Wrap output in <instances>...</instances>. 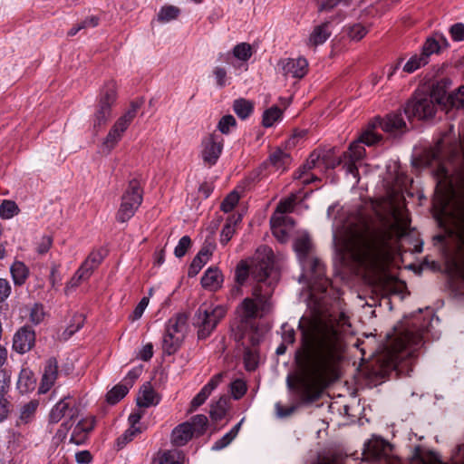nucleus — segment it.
I'll use <instances>...</instances> for the list:
<instances>
[{
  "instance_id": "nucleus-1",
  "label": "nucleus",
  "mask_w": 464,
  "mask_h": 464,
  "mask_svg": "<svg viewBox=\"0 0 464 464\" xmlns=\"http://www.w3.org/2000/svg\"><path fill=\"white\" fill-rule=\"evenodd\" d=\"M294 248L303 269L300 282L307 284L314 304L312 317L303 316L298 324L303 346L296 353V362L305 374L303 377H341L343 335L351 326L349 319L344 313L327 308L325 298L331 282L325 276L324 264L313 255L308 234H299ZM287 377L297 376L288 373Z\"/></svg>"
},
{
  "instance_id": "nucleus-2",
  "label": "nucleus",
  "mask_w": 464,
  "mask_h": 464,
  "mask_svg": "<svg viewBox=\"0 0 464 464\" xmlns=\"http://www.w3.org/2000/svg\"><path fill=\"white\" fill-rule=\"evenodd\" d=\"M250 276L256 283L251 296L237 306L239 322L232 327V336L237 349L243 353V365L247 372H254L259 363V343L265 330L257 319L267 314L272 308V295L279 281V272L274 267L273 251L264 246L257 249L249 263L237 266L235 278L239 285Z\"/></svg>"
},
{
  "instance_id": "nucleus-3",
  "label": "nucleus",
  "mask_w": 464,
  "mask_h": 464,
  "mask_svg": "<svg viewBox=\"0 0 464 464\" xmlns=\"http://www.w3.org/2000/svg\"><path fill=\"white\" fill-rule=\"evenodd\" d=\"M434 323L440 319L428 307L405 318L388 335V342L374 360L373 377H407L413 372L417 357L423 347L424 340L430 336L438 339Z\"/></svg>"
},
{
  "instance_id": "nucleus-4",
  "label": "nucleus",
  "mask_w": 464,
  "mask_h": 464,
  "mask_svg": "<svg viewBox=\"0 0 464 464\" xmlns=\"http://www.w3.org/2000/svg\"><path fill=\"white\" fill-rule=\"evenodd\" d=\"M334 266L337 272L355 266L379 269L386 259L383 242L357 235L354 224L348 220L343 208L337 210L333 225Z\"/></svg>"
},
{
  "instance_id": "nucleus-5",
  "label": "nucleus",
  "mask_w": 464,
  "mask_h": 464,
  "mask_svg": "<svg viewBox=\"0 0 464 464\" xmlns=\"http://www.w3.org/2000/svg\"><path fill=\"white\" fill-rule=\"evenodd\" d=\"M375 124L364 130L357 140L350 144L348 151L343 153V158L335 157L334 149L313 151L304 166V170L295 173V178L300 179L303 184H310L317 179L310 176L306 169H311L319 163L324 164L328 169H334L343 162L346 174L351 175L354 179V184H357L360 179L359 168L366 167L361 163L366 154L364 145L373 146L382 140V135L375 131Z\"/></svg>"
},
{
  "instance_id": "nucleus-6",
  "label": "nucleus",
  "mask_w": 464,
  "mask_h": 464,
  "mask_svg": "<svg viewBox=\"0 0 464 464\" xmlns=\"http://www.w3.org/2000/svg\"><path fill=\"white\" fill-rule=\"evenodd\" d=\"M322 379H286L289 391L290 404L284 405L281 401L275 404V414L277 419L291 417L299 405L313 402L320 398L324 387Z\"/></svg>"
},
{
  "instance_id": "nucleus-7",
  "label": "nucleus",
  "mask_w": 464,
  "mask_h": 464,
  "mask_svg": "<svg viewBox=\"0 0 464 464\" xmlns=\"http://www.w3.org/2000/svg\"><path fill=\"white\" fill-rule=\"evenodd\" d=\"M443 96L435 90L426 92L417 90L406 103L403 112L409 120H429L436 112L437 107L443 103Z\"/></svg>"
},
{
  "instance_id": "nucleus-8",
  "label": "nucleus",
  "mask_w": 464,
  "mask_h": 464,
  "mask_svg": "<svg viewBox=\"0 0 464 464\" xmlns=\"http://www.w3.org/2000/svg\"><path fill=\"white\" fill-rule=\"evenodd\" d=\"M226 313L227 310L222 305L213 304H201L193 319V324L198 329V339L208 338L224 318Z\"/></svg>"
},
{
  "instance_id": "nucleus-9",
  "label": "nucleus",
  "mask_w": 464,
  "mask_h": 464,
  "mask_svg": "<svg viewBox=\"0 0 464 464\" xmlns=\"http://www.w3.org/2000/svg\"><path fill=\"white\" fill-rule=\"evenodd\" d=\"M440 147L438 145L435 151L432 152L433 160L438 163L434 170V176L437 180V188L441 190V212L447 211V207L451 200L456 198L455 185L450 169L440 160Z\"/></svg>"
},
{
  "instance_id": "nucleus-10",
  "label": "nucleus",
  "mask_w": 464,
  "mask_h": 464,
  "mask_svg": "<svg viewBox=\"0 0 464 464\" xmlns=\"http://www.w3.org/2000/svg\"><path fill=\"white\" fill-rule=\"evenodd\" d=\"M143 200V191L138 179L130 180L128 187L121 196V202L118 209L116 219L124 223L136 213Z\"/></svg>"
},
{
  "instance_id": "nucleus-11",
  "label": "nucleus",
  "mask_w": 464,
  "mask_h": 464,
  "mask_svg": "<svg viewBox=\"0 0 464 464\" xmlns=\"http://www.w3.org/2000/svg\"><path fill=\"white\" fill-rule=\"evenodd\" d=\"M116 99V84L114 82H109L101 90L98 104L93 114L92 127L96 132L111 119V108Z\"/></svg>"
},
{
  "instance_id": "nucleus-12",
  "label": "nucleus",
  "mask_w": 464,
  "mask_h": 464,
  "mask_svg": "<svg viewBox=\"0 0 464 464\" xmlns=\"http://www.w3.org/2000/svg\"><path fill=\"white\" fill-rule=\"evenodd\" d=\"M201 158L208 167L217 164L224 147V138L216 132L205 137L201 142Z\"/></svg>"
},
{
  "instance_id": "nucleus-13",
  "label": "nucleus",
  "mask_w": 464,
  "mask_h": 464,
  "mask_svg": "<svg viewBox=\"0 0 464 464\" xmlns=\"http://www.w3.org/2000/svg\"><path fill=\"white\" fill-rule=\"evenodd\" d=\"M291 161L292 159L289 153L280 148H277L272 151L268 159L260 165L256 170V177L257 178L259 176H266V173L264 172L268 170L270 168L274 169L275 170L284 172L287 169L291 164Z\"/></svg>"
},
{
  "instance_id": "nucleus-14",
  "label": "nucleus",
  "mask_w": 464,
  "mask_h": 464,
  "mask_svg": "<svg viewBox=\"0 0 464 464\" xmlns=\"http://www.w3.org/2000/svg\"><path fill=\"white\" fill-rule=\"evenodd\" d=\"M278 69L286 77L303 78L308 70V62L304 57L285 58L279 61Z\"/></svg>"
},
{
  "instance_id": "nucleus-15",
  "label": "nucleus",
  "mask_w": 464,
  "mask_h": 464,
  "mask_svg": "<svg viewBox=\"0 0 464 464\" xmlns=\"http://www.w3.org/2000/svg\"><path fill=\"white\" fill-rule=\"evenodd\" d=\"M35 333L27 325L17 330L13 338V348L18 353L24 354L29 352L34 345Z\"/></svg>"
},
{
  "instance_id": "nucleus-16",
  "label": "nucleus",
  "mask_w": 464,
  "mask_h": 464,
  "mask_svg": "<svg viewBox=\"0 0 464 464\" xmlns=\"http://www.w3.org/2000/svg\"><path fill=\"white\" fill-rule=\"evenodd\" d=\"M449 47L450 44L446 36L442 33L437 32L427 37L421 47V53L430 61V55L439 54Z\"/></svg>"
},
{
  "instance_id": "nucleus-17",
  "label": "nucleus",
  "mask_w": 464,
  "mask_h": 464,
  "mask_svg": "<svg viewBox=\"0 0 464 464\" xmlns=\"http://www.w3.org/2000/svg\"><path fill=\"white\" fill-rule=\"evenodd\" d=\"M295 198H287L279 202L276 207V212L271 217V226L274 233L276 235V225H285L287 222L292 223V218L285 216L286 213L292 212L294 208Z\"/></svg>"
},
{
  "instance_id": "nucleus-18",
  "label": "nucleus",
  "mask_w": 464,
  "mask_h": 464,
  "mask_svg": "<svg viewBox=\"0 0 464 464\" xmlns=\"http://www.w3.org/2000/svg\"><path fill=\"white\" fill-rule=\"evenodd\" d=\"M94 426V417L91 416L80 420L72 430L70 438V442L76 445L83 444L88 439V436L90 432L93 430Z\"/></svg>"
},
{
  "instance_id": "nucleus-19",
  "label": "nucleus",
  "mask_w": 464,
  "mask_h": 464,
  "mask_svg": "<svg viewBox=\"0 0 464 464\" xmlns=\"http://www.w3.org/2000/svg\"><path fill=\"white\" fill-rule=\"evenodd\" d=\"M377 124L385 132L397 133L406 129V122L401 111L388 114L384 119H377Z\"/></svg>"
},
{
  "instance_id": "nucleus-20",
  "label": "nucleus",
  "mask_w": 464,
  "mask_h": 464,
  "mask_svg": "<svg viewBox=\"0 0 464 464\" xmlns=\"http://www.w3.org/2000/svg\"><path fill=\"white\" fill-rule=\"evenodd\" d=\"M332 34L331 22L325 21L314 26L307 39L309 47H317L324 44Z\"/></svg>"
},
{
  "instance_id": "nucleus-21",
  "label": "nucleus",
  "mask_w": 464,
  "mask_h": 464,
  "mask_svg": "<svg viewBox=\"0 0 464 464\" xmlns=\"http://www.w3.org/2000/svg\"><path fill=\"white\" fill-rule=\"evenodd\" d=\"M127 129L128 127L117 120L102 142V152L110 153L121 140Z\"/></svg>"
},
{
  "instance_id": "nucleus-22",
  "label": "nucleus",
  "mask_w": 464,
  "mask_h": 464,
  "mask_svg": "<svg viewBox=\"0 0 464 464\" xmlns=\"http://www.w3.org/2000/svg\"><path fill=\"white\" fill-rule=\"evenodd\" d=\"M165 331L171 334H176L178 339H185L188 332V317L185 314H179L169 318L166 323Z\"/></svg>"
},
{
  "instance_id": "nucleus-23",
  "label": "nucleus",
  "mask_w": 464,
  "mask_h": 464,
  "mask_svg": "<svg viewBox=\"0 0 464 464\" xmlns=\"http://www.w3.org/2000/svg\"><path fill=\"white\" fill-rule=\"evenodd\" d=\"M194 432L190 422L185 421L178 425L171 433V442L174 446L180 447L188 443L193 437Z\"/></svg>"
},
{
  "instance_id": "nucleus-24",
  "label": "nucleus",
  "mask_w": 464,
  "mask_h": 464,
  "mask_svg": "<svg viewBox=\"0 0 464 464\" xmlns=\"http://www.w3.org/2000/svg\"><path fill=\"white\" fill-rule=\"evenodd\" d=\"M160 401L159 394L154 391L150 382H145L140 390L137 399V403L140 407L148 408L152 405H157Z\"/></svg>"
},
{
  "instance_id": "nucleus-25",
  "label": "nucleus",
  "mask_w": 464,
  "mask_h": 464,
  "mask_svg": "<svg viewBox=\"0 0 464 464\" xmlns=\"http://www.w3.org/2000/svg\"><path fill=\"white\" fill-rule=\"evenodd\" d=\"M214 250V246L211 244L207 245L205 244L202 248L199 250V252L197 254V256L193 258L189 269H188V276H196L201 268L204 266V265L208 262L209 259V256L212 255V252Z\"/></svg>"
},
{
  "instance_id": "nucleus-26",
  "label": "nucleus",
  "mask_w": 464,
  "mask_h": 464,
  "mask_svg": "<svg viewBox=\"0 0 464 464\" xmlns=\"http://www.w3.org/2000/svg\"><path fill=\"white\" fill-rule=\"evenodd\" d=\"M38 405L39 403L37 401H30L29 402L22 405L17 411L15 426L21 427L32 422L34 419Z\"/></svg>"
},
{
  "instance_id": "nucleus-27",
  "label": "nucleus",
  "mask_w": 464,
  "mask_h": 464,
  "mask_svg": "<svg viewBox=\"0 0 464 464\" xmlns=\"http://www.w3.org/2000/svg\"><path fill=\"white\" fill-rule=\"evenodd\" d=\"M218 379H210V381L200 390V392L192 399L188 413H192L197 411L207 399L210 396L212 392L218 386Z\"/></svg>"
},
{
  "instance_id": "nucleus-28",
  "label": "nucleus",
  "mask_w": 464,
  "mask_h": 464,
  "mask_svg": "<svg viewBox=\"0 0 464 464\" xmlns=\"http://www.w3.org/2000/svg\"><path fill=\"white\" fill-rule=\"evenodd\" d=\"M223 282V276L221 272L218 267H208L202 278L201 285L205 289H208L211 291H216L221 287V284Z\"/></svg>"
},
{
  "instance_id": "nucleus-29",
  "label": "nucleus",
  "mask_w": 464,
  "mask_h": 464,
  "mask_svg": "<svg viewBox=\"0 0 464 464\" xmlns=\"http://www.w3.org/2000/svg\"><path fill=\"white\" fill-rule=\"evenodd\" d=\"M241 220L242 216L238 213H233L227 218L220 233V243L222 245H226L230 241L235 234L236 226L239 224Z\"/></svg>"
},
{
  "instance_id": "nucleus-30",
  "label": "nucleus",
  "mask_w": 464,
  "mask_h": 464,
  "mask_svg": "<svg viewBox=\"0 0 464 464\" xmlns=\"http://www.w3.org/2000/svg\"><path fill=\"white\" fill-rule=\"evenodd\" d=\"M440 96H443V103H449L451 107L458 110H464V86L459 87L455 92L446 95L445 92H439Z\"/></svg>"
},
{
  "instance_id": "nucleus-31",
  "label": "nucleus",
  "mask_w": 464,
  "mask_h": 464,
  "mask_svg": "<svg viewBox=\"0 0 464 464\" xmlns=\"http://www.w3.org/2000/svg\"><path fill=\"white\" fill-rule=\"evenodd\" d=\"M184 339L179 338L176 334H171L165 331L162 337V351L164 354H174L181 346Z\"/></svg>"
},
{
  "instance_id": "nucleus-32",
  "label": "nucleus",
  "mask_w": 464,
  "mask_h": 464,
  "mask_svg": "<svg viewBox=\"0 0 464 464\" xmlns=\"http://www.w3.org/2000/svg\"><path fill=\"white\" fill-rule=\"evenodd\" d=\"M10 272L14 283L16 285H24L29 275L28 268L23 262L20 261H16L11 266Z\"/></svg>"
},
{
  "instance_id": "nucleus-33",
  "label": "nucleus",
  "mask_w": 464,
  "mask_h": 464,
  "mask_svg": "<svg viewBox=\"0 0 464 464\" xmlns=\"http://www.w3.org/2000/svg\"><path fill=\"white\" fill-rule=\"evenodd\" d=\"M183 456L178 450H166L159 454L154 460L157 464H181Z\"/></svg>"
},
{
  "instance_id": "nucleus-34",
  "label": "nucleus",
  "mask_w": 464,
  "mask_h": 464,
  "mask_svg": "<svg viewBox=\"0 0 464 464\" xmlns=\"http://www.w3.org/2000/svg\"><path fill=\"white\" fill-rule=\"evenodd\" d=\"M283 111L278 106H272L263 113L262 123L266 128H270L282 120Z\"/></svg>"
},
{
  "instance_id": "nucleus-35",
  "label": "nucleus",
  "mask_w": 464,
  "mask_h": 464,
  "mask_svg": "<svg viewBox=\"0 0 464 464\" xmlns=\"http://www.w3.org/2000/svg\"><path fill=\"white\" fill-rule=\"evenodd\" d=\"M428 63L429 60L421 53H414L403 65L402 70L404 72L412 73Z\"/></svg>"
},
{
  "instance_id": "nucleus-36",
  "label": "nucleus",
  "mask_w": 464,
  "mask_h": 464,
  "mask_svg": "<svg viewBox=\"0 0 464 464\" xmlns=\"http://www.w3.org/2000/svg\"><path fill=\"white\" fill-rule=\"evenodd\" d=\"M144 102L142 98L132 101L130 104V108L121 116L118 121L122 122L126 127L129 128L134 118L136 117L138 111L140 109Z\"/></svg>"
},
{
  "instance_id": "nucleus-37",
  "label": "nucleus",
  "mask_w": 464,
  "mask_h": 464,
  "mask_svg": "<svg viewBox=\"0 0 464 464\" xmlns=\"http://www.w3.org/2000/svg\"><path fill=\"white\" fill-rule=\"evenodd\" d=\"M233 110L240 119L246 120L252 114L254 105L251 102L241 98L235 100L233 103Z\"/></svg>"
},
{
  "instance_id": "nucleus-38",
  "label": "nucleus",
  "mask_w": 464,
  "mask_h": 464,
  "mask_svg": "<svg viewBox=\"0 0 464 464\" xmlns=\"http://www.w3.org/2000/svg\"><path fill=\"white\" fill-rule=\"evenodd\" d=\"M68 408V396L61 399L51 410L49 420L52 423L59 422L66 416V409Z\"/></svg>"
},
{
  "instance_id": "nucleus-39",
  "label": "nucleus",
  "mask_w": 464,
  "mask_h": 464,
  "mask_svg": "<svg viewBox=\"0 0 464 464\" xmlns=\"http://www.w3.org/2000/svg\"><path fill=\"white\" fill-rule=\"evenodd\" d=\"M347 36L353 41H360L368 33V29L362 23L349 24L344 26Z\"/></svg>"
},
{
  "instance_id": "nucleus-40",
  "label": "nucleus",
  "mask_w": 464,
  "mask_h": 464,
  "mask_svg": "<svg viewBox=\"0 0 464 464\" xmlns=\"http://www.w3.org/2000/svg\"><path fill=\"white\" fill-rule=\"evenodd\" d=\"M129 392V386L125 384H117L111 388L106 395L109 404L114 405L123 399Z\"/></svg>"
},
{
  "instance_id": "nucleus-41",
  "label": "nucleus",
  "mask_w": 464,
  "mask_h": 464,
  "mask_svg": "<svg viewBox=\"0 0 464 464\" xmlns=\"http://www.w3.org/2000/svg\"><path fill=\"white\" fill-rule=\"evenodd\" d=\"M383 441L382 440H368L364 444L363 454L373 459H379L382 455Z\"/></svg>"
},
{
  "instance_id": "nucleus-42",
  "label": "nucleus",
  "mask_w": 464,
  "mask_h": 464,
  "mask_svg": "<svg viewBox=\"0 0 464 464\" xmlns=\"http://www.w3.org/2000/svg\"><path fill=\"white\" fill-rule=\"evenodd\" d=\"M180 14V10L174 5H165L158 13V21L163 24L175 20Z\"/></svg>"
},
{
  "instance_id": "nucleus-43",
  "label": "nucleus",
  "mask_w": 464,
  "mask_h": 464,
  "mask_svg": "<svg viewBox=\"0 0 464 464\" xmlns=\"http://www.w3.org/2000/svg\"><path fill=\"white\" fill-rule=\"evenodd\" d=\"M84 315L82 314H76L72 316L71 324L66 327L63 333L64 339H69L76 332H78L84 324Z\"/></svg>"
},
{
  "instance_id": "nucleus-44",
  "label": "nucleus",
  "mask_w": 464,
  "mask_h": 464,
  "mask_svg": "<svg viewBox=\"0 0 464 464\" xmlns=\"http://www.w3.org/2000/svg\"><path fill=\"white\" fill-rule=\"evenodd\" d=\"M191 429L195 435L200 436L204 434L208 424V417L204 414L193 416L190 420Z\"/></svg>"
},
{
  "instance_id": "nucleus-45",
  "label": "nucleus",
  "mask_w": 464,
  "mask_h": 464,
  "mask_svg": "<svg viewBox=\"0 0 464 464\" xmlns=\"http://www.w3.org/2000/svg\"><path fill=\"white\" fill-rule=\"evenodd\" d=\"M81 408L80 403L77 402V401L72 397L68 396V408L66 409V416L69 420L63 423V426H64L67 429V426L69 424V421H74L78 417L80 416Z\"/></svg>"
},
{
  "instance_id": "nucleus-46",
  "label": "nucleus",
  "mask_w": 464,
  "mask_h": 464,
  "mask_svg": "<svg viewBox=\"0 0 464 464\" xmlns=\"http://www.w3.org/2000/svg\"><path fill=\"white\" fill-rule=\"evenodd\" d=\"M237 121L235 117L231 114H227L223 116L218 123V130L220 131L221 134H229L231 131V129L236 128Z\"/></svg>"
},
{
  "instance_id": "nucleus-47",
  "label": "nucleus",
  "mask_w": 464,
  "mask_h": 464,
  "mask_svg": "<svg viewBox=\"0 0 464 464\" xmlns=\"http://www.w3.org/2000/svg\"><path fill=\"white\" fill-rule=\"evenodd\" d=\"M17 205L11 200H4L0 205V217L4 219H9L18 213Z\"/></svg>"
},
{
  "instance_id": "nucleus-48",
  "label": "nucleus",
  "mask_w": 464,
  "mask_h": 464,
  "mask_svg": "<svg viewBox=\"0 0 464 464\" xmlns=\"http://www.w3.org/2000/svg\"><path fill=\"white\" fill-rule=\"evenodd\" d=\"M233 55L240 61H247L252 55L251 45L246 43L237 44L233 49Z\"/></svg>"
},
{
  "instance_id": "nucleus-49",
  "label": "nucleus",
  "mask_w": 464,
  "mask_h": 464,
  "mask_svg": "<svg viewBox=\"0 0 464 464\" xmlns=\"http://www.w3.org/2000/svg\"><path fill=\"white\" fill-rule=\"evenodd\" d=\"M212 74L218 88H224L225 86L230 84L227 70L224 67L216 66L212 71Z\"/></svg>"
},
{
  "instance_id": "nucleus-50",
  "label": "nucleus",
  "mask_w": 464,
  "mask_h": 464,
  "mask_svg": "<svg viewBox=\"0 0 464 464\" xmlns=\"http://www.w3.org/2000/svg\"><path fill=\"white\" fill-rule=\"evenodd\" d=\"M239 201V195L236 191L230 192L222 201L220 208L225 213H228L234 209Z\"/></svg>"
},
{
  "instance_id": "nucleus-51",
  "label": "nucleus",
  "mask_w": 464,
  "mask_h": 464,
  "mask_svg": "<svg viewBox=\"0 0 464 464\" xmlns=\"http://www.w3.org/2000/svg\"><path fill=\"white\" fill-rule=\"evenodd\" d=\"M230 389L234 399L238 400L246 393V384L244 379H234V382L230 384Z\"/></svg>"
},
{
  "instance_id": "nucleus-52",
  "label": "nucleus",
  "mask_w": 464,
  "mask_h": 464,
  "mask_svg": "<svg viewBox=\"0 0 464 464\" xmlns=\"http://www.w3.org/2000/svg\"><path fill=\"white\" fill-rule=\"evenodd\" d=\"M191 246V239L188 236H183L174 249V255L178 258L183 257Z\"/></svg>"
},
{
  "instance_id": "nucleus-53",
  "label": "nucleus",
  "mask_w": 464,
  "mask_h": 464,
  "mask_svg": "<svg viewBox=\"0 0 464 464\" xmlns=\"http://www.w3.org/2000/svg\"><path fill=\"white\" fill-rule=\"evenodd\" d=\"M59 372V364L56 358L51 357L45 362L44 372L42 377H57Z\"/></svg>"
},
{
  "instance_id": "nucleus-54",
  "label": "nucleus",
  "mask_w": 464,
  "mask_h": 464,
  "mask_svg": "<svg viewBox=\"0 0 464 464\" xmlns=\"http://www.w3.org/2000/svg\"><path fill=\"white\" fill-rule=\"evenodd\" d=\"M44 314L43 304H34L30 309L29 319L34 324H39L44 320Z\"/></svg>"
},
{
  "instance_id": "nucleus-55",
  "label": "nucleus",
  "mask_w": 464,
  "mask_h": 464,
  "mask_svg": "<svg viewBox=\"0 0 464 464\" xmlns=\"http://www.w3.org/2000/svg\"><path fill=\"white\" fill-rule=\"evenodd\" d=\"M449 33L453 41H455V42L464 41V24L456 23V24H452L449 29Z\"/></svg>"
},
{
  "instance_id": "nucleus-56",
  "label": "nucleus",
  "mask_w": 464,
  "mask_h": 464,
  "mask_svg": "<svg viewBox=\"0 0 464 464\" xmlns=\"http://www.w3.org/2000/svg\"><path fill=\"white\" fill-rule=\"evenodd\" d=\"M282 331V342L288 344H293L295 340V332L292 326L287 323L283 324L281 326Z\"/></svg>"
},
{
  "instance_id": "nucleus-57",
  "label": "nucleus",
  "mask_w": 464,
  "mask_h": 464,
  "mask_svg": "<svg viewBox=\"0 0 464 464\" xmlns=\"http://www.w3.org/2000/svg\"><path fill=\"white\" fill-rule=\"evenodd\" d=\"M105 256L103 250H95L92 251L85 259V262L88 263L93 269L98 267V266L102 263Z\"/></svg>"
},
{
  "instance_id": "nucleus-58",
  "label": "nucleus",
  "mask_w": 464,
  "mask_h": 464,
  "mask_svg": "<svg viewBox=\"0 0 464 464\" xmlns=\"http://www.w3.org/2000/svg\"><path fill=\"white\" fill-rule=\"evenodd\" d=\"M149 301H150L149 297H147V296H144L140 299L139 304L134 308L132 314H130V319L132 321L139 320L142 316L145 309L147 308V306L149 304Z\"/></svg>"
},
{
  "instance_id": "nucleus-59",
  "label": "nucleus",
  "mask_w": 464,
  "mask_h": 464,
  "mask_svg": "<svg viewBox=\"0 0 464 464\" xmlns=\"http://www.w3.org/2000/svg\"><path fill=\"white\" fill-rule=\"evenodd\" d=\"M139 432V430L136 428H130L128 429L121 436H120L117 440V445L120 449L123 448L127 443L131 441L136 435V433Z\"/></svg>"
},
{
  "instance_id": "nucleus-60",
  "label": "nucleus",
  "mask_w": 464,
  "mask_h": 464,
  "mask_svg": "<svg viewBox=\"0 0 464 464\" xmlns=\"http://www.w3.org/2000/svg\"><path fill=\"white\" fill-rule=\"evenodd\" d=\"M53 239L49 236H44L37 244L36 251L44 255L47 253L52 246Z\"/></svg>"
},
{
  "instance_id": "nucleus-61",
  "label": "nucleus",
  "mask_w": 464,
  "mask_h": 464,
  "mask_svg": "<svg viewBox=\"0 0 464 464\" xmlns=\"http://www.w3.org/2000/svg\"><path fill=\"white\" fill-rule=\"evenodd\" d=\"M93 270L94 269L84 261L75 273L77 274L78 277H81L83 281H86L90 278Z\"/></svg>"
},
{
  "instance_id": "nucleus-62",
  "label": "nucleus",
  "mask_w": 464,
  "mask_h": 464,
  "mask_svg": "<svg viewBox=\"0 0 464 464\" xmlns=\"http://www.w3.org/2000/svg\"><path fill=\"white\" fill-rule=\"evenodd\" d=\"M153 356V344L151 343H148L142 346V348L138 353V357L147 362L151 359Z\"/></svg>"
},
{
  "instance_id": "nucleus-63",
  "label": "nucleus",
  "mask_w": 464,
  "mask_h": 464,
  "mask_svg": "<svg viewBox=\"0 0 464 464\" xmlns=\"http://www.w3.org/2000/svg\"><path fill=\"white\" fill-rule=\"evenodd\" d=\"M341 2L342 0H318V11L323 12L332 10L333 8L337 6Z\"/></svg>"
},
{
  "instance_id": "nucleus-64",
  "label": "nucleus",
  "mask_w": 464,
  "mask_h": 464,
  "mask_svg": "<svg viewBox=\"0 0 464 464\" xmlns=\"http://www.w3.org/2000/svg\"><path fill=\"white\" fill-rule=\"evenodd\" d=\"M234 439L227 432L219 440H218L212 446L213 450H220L228 446Z\"/></svg>"
}]
</instances>
